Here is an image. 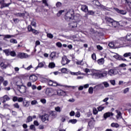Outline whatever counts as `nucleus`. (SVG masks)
Wrapping results in <instances>:
<instances>
[{
  "mask_svg": "<svg viewBox=\"0 0 131 131\" xmlns=\"http://www.w3.org/2000/svg\"><path fill=\"white\" fill-rule=\"evenodd\" d=\"M92 73L90 74V75L94 77V78H102V77H106L107 76V74H108V72L107 71H103L102 73H99L97 72L95 70L91 71Z\"/></svg>",
  "mask_w": 131,
  "mask_h": 131,
  "instance_id": "obj_1",
  "label": "nucleus"
},
{
  "mask_svg": "<svg viewBox=\"0 0 131 131\" xmlns=\"http://www.w3.org/2000/svg\"><path fill=\"white\" fill-rule=\"evenodd\" d=\"M105 20L106 24H107L108 26L113 27V28H117L118 27V21L114 20L112 18L105 17Z\"/></svg>",
  "mask_w": 131,
  "mask_h": 131,
  "instance_id": "obj_2",
  "label": "nucleus"
},
{
  "mask_svg": "<svg viewBox=\"0 0 131 131\" xmlns=\"http://www.w3.org/2000/svg\"><path fill=\"white\" fill-rule=\"evenodd\" d=\"M76 19L77 17L74 16V10L73 9H70L68 11L64 16V19L67 21H70L71 19Z\"/></svg>",
  "mask_w": 131,
  "mask_h": 131,
  "instance_id": "obj_3",
  "label": "nucleus"
},
{
  "mask_svg": "<svg viewBox=\"0 0 131 131\" xmlns=\"http://www.w3.org/2000/svg\"><path fill=\"white\" fill-rule=\"evenodd\" d=\"M43 79L44 81H48V84L50 86H57L58 85H61V86H63L64 88H71V86H68L66 85H60L55 81L51 80L48 81V79L47 78H43Z\"/></svg>",
  "mask_w": 131,
  "mask_h": 131,
  "instance_id": "obj_4",
  "label": "nucleus"
},
{
  "mask_svg": "<svg viewBox=\"0 0 131 131\" xmlns=\"http://www.w3.org/2000/svg\"><path fill=\"white\" fill-rule=\"evenodd\" d=\"M77 22H78V20L76 19V21H72L69 24L70 29L73 30L75 32H77L78 31L77 30Z\"/></svg>",
  "mask_w": 131,
  "mask_h": 131,
  "instance_id": "obj_5",
  "label": "nucleus"
},
{
  "mask_svg": "<svg viewBox=\"0 0 131 131\" xmlns=\"http://www.w3.org/2000/svg\"><path fill=\"white\" fill-rule=\"evenodd\" d=\"M49 115L48 114H45L43 115H39V118H40L42 122H45V123H48L49 122Z\"/></svg>",
  "mask_w": 131,
  "mask_h": 131,
  "instance_id": "obj_6",
  "label": "nucleus"
},
{
  "mask_svg": "<svg viewBox=\"0 0 131 131\" xmlns=\"http://www.w3.org/2000/svg\"><path fill=\"white\" fill-rule=\"evenodd\" d=\"M118 68H115L113 69H111L110 70H108L107 74L110 76H113L114 75H116V74H118Z\"/></svg>",
  "mask_w": 131,
  "mask_h": 131,
  "instance_id": "obj_7",
  "label": "nucleus"
},
{
  "mask_svg": "<svg viewBox=\"0 0 131 131\" xmlns=\"http://www.w3.org/2000/svg\"><path fill=\"white\" fill-rule=\"evenodd\" d=\"M70 62V60L68 59L67 56H63L62 57L61 59V64L63 66L67 65V64H69Z\"/></svg>",
  "mask_w": 131,
  "mask_h": 131,
  "instance_id": "obj_8",
  "label": "nucleus"
},
{
  "mask_svg": "<svg viewBox=\"0 0 131 131\" xmlns=\"http://www.w3.org/2000/svg\"><path fill=\"white\" fill-rule=\"evenodd\" d=\"M28 31H29V32H32V33L34 34V35H36V34H38V33H39L38 32V31L35 29H33L31 26H28Z\"/></svg>",
  "mask_w": 131,
  "mask_h": 131,
  "instance_id": "obj_9",
  "label": "nucleus"
},
{
  "mask_svg": "<svg viewBox=\"0 0 131 131\" xmlns=\"http://www.w3.org/2000/svg\"><path fill=\"white\" fill-rule=\"evenodd\" d=\"M1 5V9H4V8H7L8 7H9V6H10V5H11V3H5V0H2L1 1H0V6Z\"/></svg>",
  "mask_w": 131,
  "mask_h": 131,
  "instance_id": "obj_10",
  "label": "nucleus"
},
{
  "mask_svg": "<svg viewBox=\"0 0 131 131\" xmlns=\"http://www.w3.org/2000/svg\"><path fill=\"white\" fill-rule=\"evenodd\" d=\"M9 66H10V64L6 61L2 62L0 64V67L2 69H7Z\"/></svg>",
  "mask_w": 131,
  "mask_h": 131,
  "instance_id": "obj_11",
  "label": "nucleus"
},
{
  "mask_svg": "<svg viewBox=\"0 0 131 131\" xmlns=\"http://www.w3.org/2000/svg\"><path fill=\"white\" fill-rule=\"evenodd\" d=\"M29 80L31 82H35L37 80V76L35 75H31L30 76Z\"/></svg>",
  "mask_w": 131,
  "mask_h": 131,
  "instance_id": "obj_12",
  "label": "nucleus"
},
{
  "mask_svg": "<svg viewBox=\"0 0 131 131\" xmlns=\"http://www.w3.org/2000/svg\"><path fill=\"white\" fill-rule=\"evenodd\" d=\"M18 58L20 59H25V58H28V55L24 53H19L18 54Z\"/></svg>",
  "mask_w": 131,
  "mask_h": 131,
  "instance_id": "obj_13",
  "label": "nucleus"
},
{
  "mask_svg": "<svg viewBox=\"0 0 131 131\" xmlns=\"http://www.w3.org/2000/svg\"><path fill=\"white\" fill-rule=\"evenodd\" d=\"M53 92H54V90L53 89L48 88L46 89V94L48 96H53V95H54Z\"/></svg>",
  "mask_w": 131,
  "mask_h": 131,
  "instance_id": "obj_14",
  "label": "nucleus"
},
{
  "mask_svg": "<svg viewBox=\"0 0 131 131\" xmlns=\"http://www.w3.org/2000/svg\"><path fill=\"white\" fill-rule=\"evenodd\" d=\"M113 113L111 112H107L103 115V117L105 119H107L108 117H110V116H113Z\"/></svg>",
  "mask_w": 131,
  "mask_h": 131,
  "instance_id": "obj_15",
  "label": "nucleus"
},
{
  "mask_svg": "<svg viewBox=\"0 0 131 131\" xmlns=\"http://www.w3.org/2000/svg\"><path fill=\"white\" fill-rule=\"evenodd\" d=\"M17 86H18V89L19 90V92L20 93H25L26 90H25V87H24L23 85H20L18 84H16Z\"/></svg>",
  "mask_w": 131,
  "mask_h": 131,
  "instance_id": "obj_16",
  "label": "nucleus"
},
{
  "mask_svg": "<svg viewBox=\"0 0 131 131\" xmlns=\"http://www.w3.org/2000/svg\"><path fill=\"white\" fill-rule=\"evenodd\" d=\"M81 10L83 12H84V13H87L88 11L89 10V8L86 5H83L81 6Z\"/></svg>",
  "mask_w": 131,
  "mask_h": 131,
  "instance_id": "obj_17",
  "label": "nucleus"
},
{
  "mask_svg": "<svg viewBox=\"0 0 131 131\" xmlns=\"http://www.w3.org/2000/svg\"><path fill=\"white\" fill-rule=\"evenodd\" d=\"M116 11L119 14H121V15H126V11L125 10H119L118 9H116Z\"/></svg>",
  "mask_w": 131,
  "mask_h": 131,
  "instance_id": "obj_18",
  "label": "nucleus"
},
{
  "mask_svg": "<svg viewBox=\"0 0 131 131\" xmlns=\"http://www.w3.org/2000/svg\"><path fill=\"white\" fill-rule=\"evenodd\" d=\"M118 27H119V26H125L126 25V24H127V21H121L119 22H118Z\"/></svg>",
  "mask_w": 131,
  "mask_h": 131,
  "instance_id": "obj_19",
  "label": "nucleus"
},
{
  "mask_svg": "<svg viewBox=\"0 0 131 131\" xmlns=\"http://www.w3.org/2000/svg\"><path fill=\"white\" fill-rule=\"evenodd\" d=\"M50 114L52 118H56L57 117V112L56 111H51Z\"/></svg>",
  "mask_w": 131,
  "mask_h": 131,
  "instance_id": "obj_20",
  "label": "nucleus"
},
{
  "mask_svg": "<svg viewBox=\"0 0 131 131\" xmlns=\"http://www.w3.org/2000/svg\"><path fill=\"white\" fill-rule=\"evenodd\" d=\"M2 98H3V103H6V102H7V101H10V100H11L10 97H9V96H8V95H7L4 96Z\"/></svg>",
  "mask_w": 131,
  "mask_h": 131,
  "instance_id": "obj_21",
  "label": "nucleus"
},
{
  "mask_svg": "<svg viewBox=\"0 0 131 131\" xmlns=\"http://www.w3.org/2000/svg\"><path fill=\"white\" fill-rule=\"evenodd\" d=\"M97 62L99 65H103V64L105 63V59H104L103 58H101L97 60Z\"/></svg>",
  "mask_w": 131,
  "mask_h": 131,
  "instance_id": "obj_22",
  "label": "nucleus"
},
{
  "mask_svg": "<svg viewBox=\"0 0 131 131\" xmlns=\"http://www.w3.org/2000/svg\"><path fill=\"white\" fill-rule=\"evenodd\" d=\"M0 36H4V39L5 38H12V37H14V35H1L0 34Z\"/></svg>",
  "mask_w": 131,
  "mask_h": 131,
  "instance_id": "obj_23",
  "label": "nucleus"
},
{
  "mask_svg": "<svg viewBox=\"0 0 131 131\" xmlns=\"http://www.w3.org/2000/svg\"><path fill=\"white\" fill-rule=\"evenodd\" d=\"M50 57L51 60H53V59H55L56 58V52H53L50 55Z\"/></svg>",
  "mask_w": 131,
  "mask_h": 131,
  "instance_id": "obj_24",
  "label": "nucleus"
},
{
  "mask_svg": "<svg viewBox=\"0 0 131 131\" xmlns=\"http://www.w3.org/2000/svg\"><path fill=\"white\" fill-rule=\"evenodd\" d=\"M3 52L5 53L6 56H10L11 51L10 49H5L3 50Z\"/></svg>",
  "mask_w": 131,
  "mask_h": 131,
  "instance_id": "obj_25",
  "label": "nucleus"
},
{
  "mask_svg": "<svg viewBox=\"0 0 131 131\" xmlns=\"http://www.w3.org/2000/svg\"><path fill=\"white\" fill-rule=\"evenodd\" d=\"M65 94V92L62 90H59L57 91V95H58V96H64Z\"/></svg>",
  "mask_w": 131,
  "mask_h": 131,
  "instance_id": "obj_26",
  "label": "nucleus"
},
{
  "mask_svg": "<svg viewBox=\"0 0 131 131\" xmlns=\"http://www.w3.org/2000/svg\"><path fill=\"white\" fill-rule=\"evenodd\" d=\"M95 11H93V10H88L87 11V13L86 14L88 15H91L93 16L94 15H95Z\"/></svg>",
  "mask_w": 131,
  "mask_h": 131,
  "instance_id": "obj_27",
  "label": "nucleus"
},
{
  "mask_svg": "<svg viewBox=\"0 0 131 131\" xmlns=\"http://www.w3.org/2000/svg\"><path fill=\"white\" fill-rule=\"evenodd\" d=\"M48 67L51 69L55 68V67H56V64L54 62H50Z\"/></svg>",
  "mask_w": 131,
  "mask_h": 131,
  "instance_id": "obj_28",
  "label": "nucleus"
},
{
  "mask_svg": "<svg viewBox=\"0 0 131 131\" xmlns=\"http://www.w3.org/2000/svg\"><path fill=\"white\" fill-rule=\"evenodd\" d=\"M43 66H45V62H40L36 68V69H37L38 68H42Z\"/></svg>",
  "mask_w": 131,
  "mask_h": 131,
  "instance_id": "obj_29",
  "label": "nucleus"
},
{
  "mask_svg": "<svg viewBox=\"0 0 131 131\" xmlns=\"http://www.w3.org/2000/svg\"><path fill=\"white\" fill-rule=\"evenodd\" d=\"M77 122V120L75 119H71L69 121V123H72V124H75Z\"/></svg>",
  "mask_w": 131,
  "mask_h": 131,
  "instance_id": "obj_30",
  "label": "nucleus"
},
{
  "mask_svg": "<svg viewBox=\"0 0 131 131\" xmlns=\"http://www.w3.org/2000/svg\"><path fill=\"white\" fill-rule=\"evenodd\" d=\"M15 16H16L17 17H24V16H25V13H15Z\"/></svg>",
  "mask_w": 131,
  "mask_h": 131,
  "instance_id": "obj_31",
  "label": "nucleus"
},
{
  "mask_svg": "<svg viewBox=\"0 0 131 131\" xmlns=\"http://www.w3.org/2000/svg\"><path fill=\"white\" fill-rule=\"evenodd\" d=\"M112 127H116L117 128V127H119V124L117 123H112L111 124Z\"/></svg>",
  "mask_w": 131,
  "mask_h": 131,
  "instance_id": "obj_32",
  "label": "nucleus"
},
{
  "mask_svg": "<svg viewBox=\"0 0 131 131\" xmlns=\"http://www.w3.org/2000/svg\"><path fill=\"white\" fill-rule=\"evenodd\" d=\"M32 119H33V118L31 116H29L27 117V121L26 122L27 123H28V122H31V121H32Z\"/></svg>",
  "mask_w": 131,
  "mask_h": 131,
  "instance_id": "obj_33",
  "label": "nucleus"
},
{
  "mask_svg": "<svg viewBox=\"0 0 131 131\" xmlns=\"http://www.w3.org/2000/svg\"><path fill=\"white\" fill-rule=\"evenodd\" d=\"M113 57L117 60H121V57H120V56H119V55L117 54H116L115 55H114Z\"/></svg>",
  "mask_w": 131,
  "mask_h": 131,
  "instance_id": "obj_34",
  "label": "nucleus"
},
{
  "mask_svg": "<svg viewBox=\"0 0 131 131\" xmlns=\"http://www.w3.org/2000/svg\"><path fill=\"white\" fill-rule=\"evenodd\" d=\"M68 69H67L65 68H63L60 70V71H61V72H62V73H67V72H68Z\"/></svg>",
  "mask_w": 131,
  "mask_h": 131,
  "instance_id": "obj_35",
  "label": "nucleus"
},
{
  "mask_svg": "<svg viewBox=\"0 0 131 131\" xmlns=\"http://www.w3.org/2000/svg\"><path fill=\"white\" fill-rule=\"evenodd\" d=\"M104 109H105V107H104L102 105H100L97 107V110H98V111H99V112L103 111V110H104Z\"/></svg>",
  "mask_w": 131,
  "mask_h": 131,
  "instance_id": "obj_36",
  "label": "nucleus"
},
{
  "mask_svg": "<svg viewBox=\"0 0 131 131\" xmlns=\"http://www.w3.org/2000/svg\"><path fill=\"white\" fill-rule=\"evenodd\" d=\"M30 129L35 131L36 130V128H35V126L34 125L32 124L30 126Z\"/></svg>",
  "mask_w": 131,
  "mask_h": 131,
  "instance_id": "obj_37",
  "label": "nucleus"
},
{
  "mask_svg": "<svg viewBox=\"0 0 131 131\" xmlns=\"http://www.w3.org/2000/svg\"><path fill=\"white\" fill-rule=\"evenodd\" d=\"M126 39L127 40L130 41L131 40V34H127L126 35Z\"/></svg>",
  "mask_w": 131,
  "mask_h": 131,
  "instance_id": "obj_38",
  "label": "nucleus"
},
{
  "mask_svg": "<svg viewBox=\"0 0 131 131\" xmlns=\"http://www.w3.org/2000/svg\"><path fill=\"white\" fill-rule=\"evenodd\" d=\"M55 110L56 112H61V107H60V106H57L55 107Z\"/></svg>",
  "mask_w": 131,
  "mask_h": 131,
  "instance_id": "obj_39",
  "label": "nucleus"
},
{
  "mask_svg": "<svg viewBox=\"0 0 131 131\" xmlns=\"http://www.w3.org/2000/svg\"><path fill=\"white\" fill-rule=\"evenodd\" d=\"M123 56L125 58H126L127 57H130L131 53L130 52L126 53L124 54Z\"/></svg>",
  "mask_w": 131,
  "mask_h": 131,
  "instance_id": "obj_40",
  "label": "nucleus"
},
{
  "mask_svg": "<svg viewBox=\"0 0 131 131\" xmlns=\"http://www.w3.org/2000/svg\"><path fill=\"white\" fill-rule=\"evenodd\" d=\"M13 106L14 107V108H16V109H19V108H20V105L18 103H14L13 104Z\"/></svg>",
  "mask_w": 131,
  "mask_h": 131,
  "instance_id": "obj_41",
  "label": "nucleus"
},
{
  "mask_svg": "<svg viewBox=\"0 0 131 131\" xmlns=\"http://www.w3.org/2000/svg\"><path fill=\"white\" fill-rule=\"evenodd\" d=\"M23 104L25 107H28V106H29V102L28 101H24Z\"/></svg>",
  "mask_w": 131,
  "mask_h": 131,
  "instance_id": "obj_42",
  "label": "nucleus"
},
{
  "mask_svg": "<svg viewBox=\"0 0 131 131\" xmlns=\"http://www.w3.org/2000/svg\"><path fill=\"white\" fill-rule=\"evenodd\" d=\"M124 40H125V38L124 37H121L118 39V41H119V42L122 41L123 43H124Z\"/></svg>",
  "mask_w": 131,
  "mask_h": 131,
  "instance_id": "obj_43",
  "label": "nucleus"
},
{
  "mask_svg": "<svg viewBox=\"0 0 131 131\" xmlns=\"http://www.w3.org/2000/svg\"><path fill=\"white\" fill-rule=\"evenodd\" d=\"M108 47H110V48H114V47H115V44H114V42H110L108 43Z\"/></svg>",
  "mask_w": 131,
  "mask_h": 131,
  "instance_id": "obj_44",
  "label": "nucleus"
},
{
  "mask_svg": "<svg viewBox=\"0 0 131 131\" xmlns=\"http://www.w3.org/2000/svg\"><path fill=\"white\" fill-rule=\"evenodd\" d=\"M89 94H93V93H94V88H93V87L89 88Z\"/></svg>",
  "mask_w": 131,
  "mask_h": 131,
  "instance_id": "obj_45",
  "label": "nucleus"
},
{
  "mask_svg": "<svg viewBox=\"0 0 131 131\" xmlns=\"http://www.w3.org/2000/svg\"><path fill=\"white\" fill-rule=\"evenodd\" d=\"M56 8H61L62 7V3L61 2H57L56 4Z\"/></svg>",
  "mask_w": 131,
  "mask_h": 131,
  "instance_id": "obj_46",
  "label": "nucleus"
},
{
  "mask_svg": "<svg viewBox=\"0 0 131 131\" xmlns=\"http://www.w3.org/2000/svg\"><path fill=\"white\" fill-rule=\"evenodd\" d=\"M10 55L11 57H16V52L15 51H11Z\"/></svg>",
  "mask_w": 131,
  "mask_h": 131,
  "instance_id": "obj_47",
  "label": "nucleus"
},
{
  "mask_svg": "<svg viewBox=\"0 0 131 131\" xmlns=\"http://www.w3.org/2000/svg\"><path fill=\"white\" fill-rule=\"evenodd\" d=\"M64 10H60L58 11V13L57 14V15L58 16V17H60V16H61V15H62V13H64Z\"/></svg>",
  "mask_w": 131,
  "mask_h": 131,
  "instance_id": "obj_48",
  "label": "nucleus"
},
{
  "mask_svg": "<svg viewBox=\"0 0 131 131\" xmlns=\"http://www.w3.org/2000/svg\"><path fill=\"white\" fill-rule=\"evenodd\" d=\"M97 113H98V110H97V108L96 107H94L93 108V114H94V115H97Z\"/></svg>",
  "mask_w": 131,
  "mask_h": 131,
  "instance_id": "obj_49",
  "label": "nucleus"
},
{
  "mask_svg": "<svg viewBox=\"0 0 131 131\" xmlns=\"http://www.w3.org/2000/svg\"><path fill=\"white\" fill-rule=\"evenodd\" d=\"M10 42L11 43H17V40L15 39H10Z\"/></svg>",
  "mask_w": 131,
  "mask_h": 131,
  "instance_id": "obj_50",
  "label": "nucleus"
},
{
  "mask_svg": "<svg viewBox=\"0 0 131 131\" xmlns=\"http://www.w3.org/2000/svg\"><path fill=\"white\" fill-rule=\"evenodd\" d=\"M34 125H35V126H38L39 125V123H38V121L37 120H35L33 122Z\"/></svg>",
  "mask_w": 131,
  "mask_h": 131,
  "instance_id": "obj_51",
  "label": "nucleus"
},
{
  "mask_svg": "<svg viewBox=\"0 0 131 131\" xmlns=\"http://www.w3.org/2000/svg\"><path fill=\"white\" fill-rule=\"evenodd\" d=\"M40 102L42 104H46V103H47V100H46V99H41Z\"/></svg>",
  "mask_w": 131,
  "mask_h": 131,
  "instance_id": "obj_52",
  "label": "nucleus"
},
{
  "mask_svg": "<svg viewBox=\"0 0 131 131\" xmlns=\"http://www.w3.org/2000/svg\"><path fill=\"white\" fill-rule=\"evenodd\" d=\"M102 83L104 85L105 88H108L109 86V83L107 82H103Z\"/></svg>",
  "mask_w": 131,
  "mask_h": 131,
  "instance_id": "obj_53",
  "label": "nucleus"
},
{
  "mask_svg": "<svg viewBox=\"0 0 131 131\" xmlns=\"http://www.w3.org/2000/svg\"><path fill=\"white\" fill-rule=\"evenodd\" d=\"M13 102H17L18 101V97L17 96H14L12 99Z\"/></svg>",
  "mask_w": 131,
  "mask_h": 131,
  "instance_id": "obj_54",
  "label": "nucleus"
},
{
  "mask_svg": "<svg viewBox=\"0 0 131 131\" xmlns=\"http://www.w3.org/2000/svg\"><path fill=\"white\" fill-rule=\"evenodd\" d=\"M42 2L43 4L45 5V6L49 7V4H48V2H47V0H42Z\"/></svg>",
  "mask_w": 131,
  "mask_h": 131,
  "instance_id": "obj_55",
  "label": "nucleus"
},
{
  "mask_svg": "<svg viewBox=\"0 0 131 131\" xmlns=\"http://www.w3.org/2000/svg\"><path fill=\"white\" fill-rule=\"evenodd\" d=\"M56 46L58 48H62V43L60 42H58L56 43Z\"/></svg>",
  "mask_w": 131,
  "mask_h": 131,
  "instance_id": "obj_56",
  "label": "nucleus"
},
{
  "mask_svg": "<svg viewBox=\"0 0 131 131\" xmlns=\"http://www.w3.org/2000/svg\"><path fill=\"white\" fill-rule=\"evenodd\" d=\"M47 36L49 38H53V37H54V36L53 35V34H51V33H48L47 34Z\"/></svg>",
  "mask_w": 131,
  "mask_h": 131,
  "instance_id": "obj_57",
  "label": "nucleus"
},
{
  "mask_svg": "<svg viewBox=\"0 0 131 131\" xmlns=\"http://www.w3.org/2000/svg\"><path fill=\"white\" fill-rule=\"evenodd\" d=\"M92 58L93 60H96V59H97V57L96 56V53H93L92 55Z\"/></svg>",
  "mask_w": 131,
  "mask_h": 131,
  "instance_id": "obj_58",
  "label": "nucleus"
},
{
  "mask_svg": "<svg viewBox=\"0 0 131 131\" xmlns=\"http://www.w3.org/2000/svg\"><path fill=\"white\" fill-rule=\"evenodd\" d=\"M4 80H5L4 77H3L2 76H0V84H2V83H3Z\"/></svg>",
  "mask_w": 131,
  "mask_h": 131,
  "instance_id": "obj_59",
  "label": "nucleus"
},
{
  "mask_svg": "<svg viewBox=\"0 0 131 131\" xmlns=\"http://www.w3.org/2000/svg\"><path fill=\"white\" fill-rule=\"evenodd\" d=\"M129 91V89L128 88H126L124 90L123 93L124 94H126V93H127V92H128Z\"/></svg>",
  "mask_w": 131,
  "mask_h": 131,
  "instance_id": "obj_60",
  "label": "nucleus"
},
{
  "mask_svg": "<svg viewBox=\"0 0 131 131\" xmlns=\"http://www.w3.org/2000/svg\"><path fill=\"white\" fill-rule=\"evenodd\" d=\"M8 83H9L8 81L5 80L3 82V85H4V86H7V85H8Z\"/></svg>",
  "mask_w": 131,
  "mask_h": 131,
  "instance_id": "obj_61",
  "label": "nucleus"
},
{
  "mask_svg": "<svg viewBox=\"0 0 131 131\" xmlns=\"http://www.w3.org/2000/svg\"><path fill=\"white\" fill-rule=\"evenodd\" d=\"M70 116H74V115H75V113L74 112V111H72L70 113Z\"/></svg>",
  "mask_w": 131,
  "mask_h": 131,
  "instance_id": "obj_62",
  "label": "nucleus"
},
{
  "mask_svg": "<svg viewBox=\"0 0 131 131\" xmlns=\"http://www.w3.org/2000/svg\"><path fill=\"white\" fill-rule=\"evenodd\" d=\"M110 82L112 85H115V80H111Z\"/></svg>",
  "mask_w": 131,
  "mask_h": 131,
  "instance_id": "obj_63",
  "label": "nucleus"
},
{
  "mask_svg": "<svg viewBox=\"0 0 131 131\" xmlns=\"http://www.w3.org/2000/svg\"><path fill=\"white\" fill-rule=\"evenodd\" d=\"M76 117H80V113L79 112H77L76 113Z\"/></svg>",
  "mask_w": 131,
  "mask_h": 131,
  "instance_id": "obj_64",
  "label": "nucleus"
}]
</instances>
